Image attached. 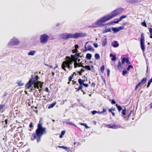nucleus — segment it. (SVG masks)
Segmentation results:
<instances>
[{
	"label": "nucleus",
	"instance_id": "obj_24",
	"mask_svg": "<svg viewBox=\"0 0 152 152\" xmlns=\"http://www.w3.org/2000/svg\"><path fill=\"white\" fill-rule=\"evenodd\" d=\"M39 93V91L35 89L34 94L36 97H38Z\"/></svg>",
	"mask_w": 152,
	"mask_h": 152
},
{
	"label": "nucleus",
	"instance_id": "obj_15",
	"mask_svg": "<svg viewBox=\"0 0 152 152\" xmlns=\"http://www.w3.org/2000/svg\"><path fill=\"white\" fill-rule=\"evenodd\" d=\"M126 2L130 4H134L138 3L137 0H126Z\"/></svg>",
	"mask_w": 152,
	"mask_h": 152
},
{
	"label": "nucleus",
	"instance_id": "obj_28",
	"mask_svg": "<svg viewBox=\"0 0 152 152\" xmlns=\"http://www.w3.org/2000/svg\"><path fill=\"white\" fill-rule=\"evenodd\" d=\"M111 28H109L108 29L106 28L103 31V33H105L108 32H111Z\"/></svg>",
	"mask_w": 152,
	"mask_h": 152
},
{
	"label": "nucleus",
	"instance_id": "obj_42",
	"mask_svg": "<svg viewBox=\"0 0 152 152\" xmlns=\"http://www.w3.org/2000/svg\"><path fill=\"white\" fill-rule=\"evenodd\" d=\"M121 21L119 19L118 20L116 21H112L110 22V23H118L119 22Z\"/></svg>",
	"mask_w": 152,
	"mask_h": 152
},
{
	"label": "nucleus",
	"instance_id": "obj_50",
	"mask_svg": "<svg viewBox=\"0 0 152 152\" xmlns=\"http://www.w3.org/2000/svg\"><path fill=\"white\" fill-rule=\"evenodd\" d=\"M80 66L84 68V69H87V68L88 67V66H83V65H81V66Z\"/></svg>",
	"mask_w": 152,
	"mask_h": 152
},
{
	"label": "nucleus",
	"instance_id": "obj_21",
	"mask_svg": "<svg viewBox=\"0 0 152 152\" xmlns=\"http://www.w3.org/2000/svg\"><path fill=\"white\" fill-rule=\"evenodd\" d=\"M56 102H55L50 104L48 105V109H50L51 108H53L56 105Z\"/></svg>",
	"mask_w": 152,
	"mask_h": 152
},
{
	"label": "nucleus",
	"instance_id": "obj_32",
	"mask_svg": "<svg viewBox=\"0 0 152 152\" xmlns=\"http://www.w3.org/2000/svg\"><path fill=\"white\" fill-rule=\"evenodd\" d=\"M78 82L79 83L80 85H83L84 83H83L82 80L81 79H79L78 80Z\"/></svg>",
	"mask_w": 152,
	"mask_h": 152
},
{
	"label": "nucleus",
	"instance_id": "obj_43",
	"mask_svg": "<svg viewBox=\"0 0 152 152\" xmlns=\"http://www.w3.org/2000/svg\"><path fill=\"white\" fill-rule=\"evenodd\" d=\"M141 24L143 26H145V27H147V26L145 21L142 22L141 23Z\"/></svg>",
	"mask_w": 152,
	"mask_h": 152
},
{
	"label": "nucleus",
	"instance_id": "obj_49",
	"mask_svg": "<svg viewBox=\"0 0 152 152\" xmlns=\"http://www.w3.org/2000/svg\"><path fill=\"white\" fill-rule=\"evenodd\" d=\"M125 62V57H123L122 58V63L124 64Z\"/></svg>",
	"mask_w": 152,
	"mask_h": 152
},
{
	"label": "nucleus",
	"instance_id": "obj_22",
	"mask_svg": "<svg viewBox=\"0 0 152 152\" xmlns=\"http://www.w3.org/2000/svg\"><path fill=\"white\" fill-rule=\"evenodd\" d=\"M65 62H63L62 63V64L61 65V68H62L65 71H66V69L65 68V67H66L67 66L65 64Z\"/></svg>",
	"mask_w": 152,
	"mask_h": 152
},
{
	"label": "nucleus",
	"instance_id": "obj_52",
	"mask_svg": "<svg viewBox=\"0 0 152 152\" xmlns=\"http://www.w3.org/2000/svg\"><path fill=\"white\" fill-rule=\"evenodd\" d=\"M109 111L110 113H111L112 114H115L112 111V109L111 108L109 109Z\"/></svg>",
	"mask_w": 152,
	"mask_h": 152
},
{
	"label": "nucleus",
	"instance_id": "obj_17",
	"mask_svg": "<svg viewBox=\"0 0 152 152\" xmlns=\"http://www.w3.org/2000/svg\"><path fill=\"white\" fill-rule=\"evenodd\" d=\"M147 80V78L146 77L143 78L139 83L141 85L144 84L146 83Z\"/></svg>",
	"mask_w": 152,
	"mask_h": 152
},
{
	"label": "nucleus",
	"instance_id": "obj_62",
	"mask_svg": "<svg viewBox=\"0 0 152 152\" xmlns=\"http://www.w3.org/2000/svg\"><path fill=\"white\" fill-rule=\"evenodd\" d=\"M107 75H110V70L109 69H107Z\"/></svg>",
	"mask_w": 152,
	"mask_h": 152
},
{
	"label": "nucleus",
	"instance_id": "obj_57",
	"mask_svg": "<svg viewBox=\"0 0 152 152\" xmlns=\"http://www.w3.org/2000/svg\"><path fill=\"white\" fill-rule=\"evenodd\" d=\"M65 133V131H62L61 133V134L62 135H64Z\"/></svg>",
	"mask_w": 152,
	"mask_h": 152
},
{
	"label": "nucleus",
	"instance_id": "obj_20",
	"mask_svg": "<svg viewBox=\"0 0 152 152\" xmlns=\"http://www.w3.org/2000/svg\"><path fill=\"white\" fill-rule=\"evenodd\" d=\"M122 65L121 63V62L120 61H119L117 66L118 69L119 70L121 69H122Z\"/></svg>",
	"mask_w": 152,
	"mask_h": 152
},
{
	"label": "nucleus",
	"instance_id": "obj_64",
	"mask_svg": "<svg viewBox=\"0 0 152 152\" xmlns=\"http://www.w3.org/2000/svg\"><path fill=\"white\" fill-rule=\"evenodd\" d=\"M35 88H37L38 89H39V86L38 85H36L34 86Z\"/></svg>",
	"mask_w": 152,
	"mask_h": 152
},
{
	"label": "nucleus",
	"instance_id": "obj_48",
	"mask_svg": "<svg viewBox=\"0 0 152 152\" xmlns=\"http://www.w3.org/2000/svg\"><path fill=\"white\" fill-rule=\"evenodd\" d=\"M149 30L150 32V35H152V28H149Z\"/></svg>",
	"mask_w": 152,
	"mask_h": 152
},
{
	"label": "nucleus",
	"instance_id": "obj_23",
	"mask_svg": "<svg viewBox=\"0 0 152 152\" xmlns=\"http://www.w3.org/2000/svg\"><path fill=\"white\" fill-rule=\"evenodd\" d=\"M131 115H122V117L124 118L125 120H128V118H129Z\"/></svg>",
	"mask_w": 152,
	"mask_h": 152
},
{
	"label": "nucleus",
	"instance_id": "obj_60",
	"mask_svg": "<svg viewBox=\"0 0 152 152\" xmlns=\"http://www.w3.org/2000/svg\"><path fill=\"white\" fill-rule=\"evenodd\" d=\"M74 145H76L77 146H78V145L79 143L78 142H74Z\"/></svg>",
	"mask_w": 152,
	"mask_h": 152
},
{
	"label": "nucleus",
	"instance_id": "obj_31",
	"mask_svg": "<svg viewBox=\"0 0 152 152\" xmlns=\"http://www.w3.org/2000/svg\"><path fill=\"white\" fill-rule=\"evenodd\" d=\"M5 106L4 104H1L0 105V109L5 110Z\"/></svg>",
	"mask_w": 152,
	"mask_h": 152
},
{
	"label": "nucleus",
	"instance_id": "obj_58",
	"mask_svg": "<svg viewBox=\"0 0 152 152\" xmlns=\"http://www.w3.org/2000/svg\"><path fill=\"white\" fill-rule=\"evenodd\" d=\"M75 48L76 49L78 50V48H79V46L77 45H75Z\"/></svg>",
	"mask_w": 152,
	"mask_h": 152
},
{
	"label": "nucleus",
	"instance_id": "obj_25",
	"mask_svg": "<svg viewBox=\"0 0 152 152\" xmlns=\"http://www.w3.org/2000/svg\"><path fill=\"white\" fill-rule=\"evenodd\" d=\"M122 110V111L121 113V114H126V112L127 113H129V110H126V107H125L123 110Z\"/></svg>",
	"mask_w": 152,
	"mask_h": 152
},
{
	"label": "nucleus",
	"instance_id": "obj_8",
	"mask_svg": "<svg viewBox=\"0 0 152 152\" xmlns=\"http://www.w3.org/2000/svg\"><path fill=\"white\" fill-rule=\"evenodd\" d=\"M106 126L109 128L113 129H116L121 127L120 126L116 125L115 123L108 124H106Z\"/></svg>",
	"mask_w": 152,
	"mask_h": 152
},
{
	"label": "nucleus",
	"instance_id": "obj_53",
	"mask_svg": "<svg viewBox=\"0 0 152 152\" xmlns=\"http://www.w3.org/2000/svg\"><path fill=\"white\" fill-rule=\"evenodd\" d=\"M75 63H74V67H75V68H76V67H77V63H76V61L75 60Z\"/></svg>",
	"mask_w": 152,
	"mask_h": 152
},
{
	"label": "nucleus",
	"instance_id": "obj_1",
	"mask_svg": "<svg viewBox=\"0 0 152 152\" xmlns=\"http://www.w3.org/2000/svg\"><path fill=\"white\" fill-rule=\"evenodd\" d=\"M124 11L123 8L120 7L113 11L111 14L104 16L99 19L97 20L93 24V27L94 28L98 27H101L102 23L106 22L112 18L115 17L118 15L121 14Z\"/></svg>",
	"mask_w": 152,
	"mask_h": 152
},
{
	"label": "nucleus",
	"instance_id": "obj_59",
	"mask_svg": "<svg viewBox=\"0 0 152 152\" xmlns=\"http://www.w3.org/2000/svg\"><path fill=\"white\" fill-rule=\"evenodd\" d=\"M45 91L48 92H49V91L48 89V87H46L45 88Z\"/></svg>",
	"mask_w": 152,
	"mask_h": 152
},
{
	"label": "nucleus",
	"instance_id": "obj_55",
	"mask_svg": "<svg viewBox=\"0 0 152 152\" xmlns=\"http://www.w3.org/2000/svg\"><path fill=\"white\" fill-rule=\"evenodd\" d=\"M116 103L115 101L113 99L111 100V104H115Z\"/></svg>",
	"mask_w": 152,
	"mask_h": 152
},
{
	"label": "nucleus",
	"instance_id": "obj_40",
	"mask_svg": "<svg viewBox=\"0 0 152 152\" xmlns=\"http://www.w3.org/2000/svg\"><path fill=\"white\" fill-rule=\"evenodd\" d=\"M72 53H78V50L76 49L75 48L74 49L72 50Z\"/></svg>",
	"mask_w": 152,
	"mask_h": 152
},
{
	"label": "nucleus",
	"instance_id": "obj_36",
	"mask_svg": "<svg viewBox=\"0 0 152 152\" xmlns=\"http://www.w3.org/2000/svg\"><path fill=\"white\" fill-rule=\"evenodd\" d=\"M131 68H133V66L132 65H129L128 66L127 68V70H129Z\"/></svg>",
	"mask_w": 152,
	"mask_h": 152
},
{
	"label": "nucleus",
	"instance_id": "obj_12",
	"mask_svg": "<svg viewBox=\"0 0 152 152\" xmlns=\"http://www.w3.org/2000/svg\"><path fill=\"white\" fill-rule=\"evenodd\" d=\"M81 54L80 53H75L74 55H71V56L73 58L74 60L76 61V63H77V59L78 58Z\"/></svg>",
	"mask_w": 152,
	"mask_h": 152
},
{
	"label": "nucleus",
	"instance_id": "obj_14",
	"mask_svg": "<svg viewBox=\"0 0 152 152\" xmlns=\"http://www.w3.org/2000/svg\"><path fill=\"white\" fill-rule=\"evenodd\" d=\"M105 38H103L102 39V45L103 46H105L107 44V39L106 38V36H105Z\"/></svg>",
	"mask_w": 152,
	"mask_h": 152
},
{
	"label": "nucleus",
	"instance_id": "obj_37",
	"mask_svg": "<svg viewBox=\"0 0 152 152\" xmlns=\"http://www.w3.org/2000/svg\"><path fill=\"white\" fill-rule=\"evenodd\" d=\"M73 77V75H70L69 77L68 80L69 82H68V83L69 84V82L72 80Z\"/></svg>",
	"mask_w": 152,
	"mask_h": 152
},
{
	"label": "nucleus",
	"instance_id": "obj_47",
	"mask_svg": "<svg viewBox=\"0 0 152 152\" xmlns=\"http://www.w3.org/2000/svg\"><path fill=\"white\" fill-rule=\"evenodd\" d=\"M141 84H140V83H138L136 86H135V90H136L137 89V88H138V87H139V86Z\"/></svg>",
	"mask_w": 152,
	"mask_h": 152
},
{
	"label": "nucleus",
	"instance_id": "obj_34",
	"mask_svg": "<svg viewBox=\"0 0 152 152\" xmlns=\"http://www.w3.org/2000/svg\"><path fill=\"white\" fill-rule=\"evenodd\" d=\"M17 83L18 84V86H21L24 85V83H22L21 81H18L17 82Z\"/></svg>",
	"mask_w": 152,
	"mask_h": 152
},
{
	"label": "nucleus",
	"instance_id": "obj_7",
	"mask_svg": "<svg viewBox=\"0 0 152 152\" xmlns=\"http://www.w3.org/2000/svg\"><path fill=\"white\" fill-rule=\"evenodd\" d=\"M144 37L143 35V34L142 33L141 34V37L140 41V47L141 49L142 50L143 52L145 50V47L144 45Z\"/></svg>",
	"mask_w": 152,
	"mask_h": 152
},
{
	"label": "nucleus",
	"instance_id": "obj_27",
	"mask_svg": "<svg viewBox=\"0 0 152 152\" xmlns=\"http://www.w3.org/2000/svg\"><path fill=\"white\" fill-rule=\"evenodd\" d=\"M94 57L96 59V60L99 59L100 58V56L99 54L97 53H96L94 55Z\"/></svg>",
	"mask_w": 152,
	"mask_h": 152
},
{
	"label": "nucleus",
	"instance_id": "obj_4",
	"mask_svg": "<svg viewBox=\"0 0 152 152\" xmlns=\"http://www.w3.org/2000/svg\"><path fill=\"white\" fill-rule=\"evenodd\" d=\"M39 79V78L37 75H36V77L31 78L28 82L26 84L25 87L26 88H29L33 83Z\"/></svg>",
	"mask_w": 152,
	"mask_h": 152
},
{
	"label": "nucleus",
	"instance_id": "obj_45",
	"mask_svg": "<svg viewBox=\"0 0 152 152\" xmlns=\"http://www.w3.org/2000/svg\"><path fill=\"white\" fill-rule=\"evenodd\" d=\"M127 72L126 70H124L122 72V75L124 76L126 74Z\"/></svg>",
	"mask_w": 152,
	"mask_h": 152
},
{
	"label": "nucleus",
	"instance_id": "obj_9",
	"mask_svg": "<svg viewBox=\"0 0 152 152\" xmlns=\"http://www.w3.org/2000/svg\"><path fill=\"white\" fill-rule=\"evenodd\" d=\"M124 28V26H120L118 28L112 27L111 29L113 31V33H115L119 31L120 30L123 29Z\"/></svg>",
	"mask_w": 152,
	"mask_h": 152
},
{
	"label": "nucleus",
	"instance_id": "obj_63",
	"mask_svg": "<svg viewBox=\"0 0 152 152\" xmlns=\"http://www.w3.org/2000/svg\"><path fill=\"white\" fill-rule=\"evenodd\" d=\"M87 70H91V67L90 66L88 65V67L87 68Z\"/></svg>",
	"mask_w": 152,
	"mask_h": 152
},
{
	"label": "nucleus",
	"instance_id": "obj_56",
	"mask_svg": "<svg viewBox=\"0 0 152 152\" xmlns=\"http://www.w3.org/2000/svg\"><path fill=\"white\" fill-rule=\"evenodd\" d=\"M83 85L86 87H87L88 86V84L84 83L83 84Z\"/></svg>",
	"mask_w": 152,
	"mask_h": 152
},
{
	"label": "nucleus",
	"instance_id": "obj_30",
	"mask_svg": "<svg viewBox=\"0 0 152 152\" xmlns=\"http://www.w3.org/2000/svg\"><path fill=\"white\" fill-rule=\"evenodd\" d=\"M152 82V77L149 80V81L148 82V85H147V88H148L149 87L150 85L151 84V83Z\"/></svg>",
	"mask_w": 152,
	"mask_h": 152
},
{
	"label": "nucleus",
	"instance_id": "obj_51",
	"mask_svg": "<svg viewBox=\"0 0 152 152\" xmlns=\"http://www.w3.org/2000/svg\"><path fill=\"white\" fill-rule=\"evenodd\" d=\"M93 45L94 46V47L96 48H97L98 47V45L97 43H93Z\"/></svg>",
	"mask_w": 152,
	"mask_h": 152
},
{
	"label": "nucleus",
	"instance_id": "obj_13",
	"mask_svg": "<svg viewBox=\"0 0 152 152\" xmlns=\"http://www.w3.org/2000/svg\"><path fill=\"white\" fill-rule=\"evenodd\" d=\"M66 57L67 58V60L63 61L65 62V64H66V65L67 66V65H70L72 64L73 61L69 57L67 56Z\"/></svg>",
	"mask_w": 152,
	"mask_h": 152
},
{
	"label": "nucleus",
	"instance_id": "obj_35",
	"mask_svg": "<svg viewBox=\"0 0 152 152\" xmlns=\"http://www.w3.org/2000/svg\"><path fill=\"white\" fill-rule=\"evenodd\" d=\"M104 69V66L103 65H102L100 69V70L102 73H103Z\"/></svg>",
	"mask_w": 152,
	"mask_h": 152
},
{
	"label": "nucleus",
	"instance_id": "obj_41",
	"mask_svg": "<svg viewBox=\"0 0 152 152\" xmlns=\"http://www.w3.org/2000/svg\"><path fill=\"white\" fill-rule=\"evenodd\" d=\"M126 17H127V15H124L121 16L120 17L119 19L121 21L122 19L124 18H126Z\"/></svg>",
	"mask_w": 152,
	"mask_h": 152
},
{
	"label": "nucleus",
	"instance_id": "obj_11",
	"mask_svg": "<svg viewBox=\"0 0 152 152\" xmlns=\"http://www.w3.org/2000/svg\"><path fill=\"white\" fill-rule=\"evenodd\" d=\"M88 43V42H87L85 45L84 47H85V50H83L84 52H86L87 51H94V49L90 45H88L87 47V48L86 47V45Z\"/></svg>",
	"mask_w": 152,
	"mask_h": 152
},
{
	"label": "nucleus",
	"instance_id": "obj_3",
	"mask_svg": "<svg viewBox=\"0 0 152 152\" xmlns=\"http://www.w3.org/2000/svg\"><path fill=\"white\" fill-rule=\"evenodd\" d=\"M87 36L86 33H75L74 34L65 33L60 34L59 37L62 39L67 40L69 39H77L79 37H83Z\"/></svg>",
	"mask_w": 152,
	"mask_h": 152
},
{
	"label": "nucleus",
	"instance_id": "obj_46",
	"mask_svg": "<svg viewBox=\"0 0 152 152\" xmlns=\"http://www.w3.org/2000/svg\"><path fill=\"white\" fill-rule=\"evenodd\" d=\"M64 149H65L66 151H67L68 152H69L71 150L69 148L66 147H65V148Z\"/></svg>",
	"mask_w": 152,
	"mask_h": 152
},
{
	"label": "nucleus",
	"instance_id": "obj_61",
	"mask_svg": "<svg viewBox=\"0 0 152 152\" xmlns=\"http://www.w3.org/2000/svg\"><path fill=\"white\" fill-rule=\"evenodd\" d=\"M70 65H67V67L69 69H72Z\"/></svg>",
	"mask_w": 152,
	"mask_h": 152
},
{
	"label": "nucleus",
	"instance_id": "obj_18",
	"mask_svg": "<svg viewBox=\"0 0 152 152\" xmlns=\"http://www.w3.org/2000/svg\"><path fill=\"white\" fill-rule=\"evenodd\" d=\"M36 51L34 50H32L29 51L28 54L29 56H33L36 53Z\"/></svg>",
	"mask_w": 152,
	"mask_h": 152
},
{
	"label": "nucleus",
	"instance_id": "obj_38",
	"mask_svg": "<svg viewBox=\"0 0 152 152\" xmlns=\"http://www.w3.org/2000/svg\"><path fill=\"white\" fill-rule=\"evenodd\" d=\"M122 25H123V26H124L127 25L128 26H129L130 27H131L132 25L130 24L128 22H126L125 23H124L122 24Z\"/></svg>",
	"mask_w": 152,
	"mask_h": 152
},
{
	"label": "nucleus",
	"instance_id": "obj_19",
	"mask_svg": "<svg viewBox=\"0 0 152 152\" xmlns=\"http://www.w3.org/2000/svg\"><path fill=\"white\" fill-rule=\"evenodd\" d=\"M92 57V55L89 53H88L86 54V58L90 60Z\"/></svg>",
	"mask_w": 152,
	"mask_h": 152
},
{
	"label": "nucleus",
	"instance_id": "obj_6",
	"mask_svg": "<svg viewBox=\"0 0 152 152\" xmlns=\"http://www.w3.org/2000/svg\"><path fill=\"white\" fill-rule=\"evenodd\" d=\"M19 39L15 37H14L8 43V45H17L19 44Z\"/></svg>",
	"mask_w": 152,
	"mask_h": 152
},
{
	"label": "nucleus",
	"instance_id": "obj_2",
	"mask_svg": "<svg viewBox=\"0 0 152 152\" xmlns=\"http://www.w3.org/2000/svg\"><path fill=\"white\" fill-rule=\"evenodd\" d=\"M46 129L42 126V124L40 121L37 125V128L36 129L35 133H33L31 137V140H34L36 139L37 142H39L41 137L43 134L46 133Z\"/></svg>",
	"mask_w": 152,
	"mask_h": 152
},
{
	"label": "nucleus",
	"instance_id": "obj_54",
	"mask_svg": "<svg viewBox=\"0 0 152 152\" xmlns=\"http://www.w3.org/2000/svg\"><path fill=\"white\" fill-rule=\"evenodd\" d=\"M96 85V83L95 82L92 83L91 85L92 87H94Z\"/></svg>",
	"mask_w": 152,
	"mask_h": 152
},
{
	"label": "nucleus",
	"instance_id": "obj_29",
	"mask_svg": "<svg viewBox=\"0 0 152 152\" xmlns=\"http://www.w3.org/2000/svg\"><path fill=\"white\" fill-rule=\"evenodd\" d=\"M116 107L119 112L122 110V108L121 107L120 105H118V104H116Z\"/></svg>",
	"mask_w": 152,
	"mask_h": 152
},
{
	"label": "nucleus",
	"instance_id": "obj_16",
	"mask_svg": "<svg viewBox=\"0 0 152 152\" xmlns=\"http://www.w3.org/2000/svg\"><path fill=\"white\" fill-rule=\"evenodd\" d=\"M112 45L114 48H117L119 46V44L117 41H115L113 42L112 43Z\"/></svg>",
	"mask_w": 152,
	"mask_h": 152
},
{
	"label": "nucleus",
	"instance_id": "obj_5",
	"mask_svg": "<svg viewBox=\"0 0 152 152\" xmlns=\"http://www.w3.org/2000/svg\"><path fill=\"white\" fill-rule=\"evenodd\" d=\"M49 38V36L47 34H42L40 36V42L42 44H46L48 42Z\"/></svg>",
	"mask_w": 152,
	"mask_h": 152
},
{
	"label": "nucleus",
	"instance_id": "obj_44",
	"mask_svg": "<svg viewBox=\"0 0 152 152\" xmlns=\"http://www.w3.org/2000/svg\"><path fill=\"white\" fill-rule=\"evenodd\" d=\"M84 70L83 69H81V70L78 72V74L80 75H82V72H84Z\"/></svg>",
	"mask_w": 152,
	"mask_h": 152
},
{
	"label": "nucleus",
	"instance_id": "obj_10",
	"mask_svg": "<svg viewBox=\"0 0 152 152\" xmlns=\"http://www.w3.org/2000/svg\"><path fill=\"white\" fill-rule=\"evenodd\" d=\"M107 109L106 108L103 107H102V111H100L99 110L98 111L96 110H93L91 111V112L92 114H95L96 113H98L100 114L103 113L105 112L106 110Z\"/></svg>",
	"mask_w": 152,
	"mask_h": 152
},
{
	"label": "nucleus",
	"instance_id": "obj_39",
	"mask_svg": "<svg viewBox=\"0 0 152 152\" xmlns=\"http://www.w3.org/2000/svg\"><path fill=\"white\" fill-rule=\"evenodd\" d=\"M117 58L116 57V56L115 55H114V56H112V58H111V60L112 61H115L116 60Z\"/></svg>",
	"mask_w": 152,
	"mask_h": 152
},
{
	"label": "nucleus",
	"instance_id": "obj_33",
	"mask_svg": "<svg viewBox=\"0 0 152 152\" xmlns=\"http://www.w3.org/2000/svg\"><path fill=\"white\" fill-rule=\"evenodd\" d=\"M125 61L127 64H130V62H129V58H128L125 57Z\"/></svg>",
	"mask_w": 152,
	"mask_h": 152
},
{
	"label": "nucleus",
	"instance_id": "obj_26",
	"mask_svg": "<svg viewBox=\"0 0 152 152\" xmlns=\"http://www.w3.org/2000/svg\"><path fill=\"white\" fill-rule=\"evenodd\" d=\"M79 124L81 126H85L86 129L89 128V127L88 126L87 124L86 123H80Z\"/></svg>",
	"mask_w": 152,
	"mask_h": 152
}]
</instances>
